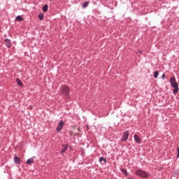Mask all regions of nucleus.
Here are the masks:
<instances>
[{"instance_id": "f257e3e1", "label": "nucleus", "mask_w": 179, "mask_h": 179, "mask_svg": "<svg viewBox=\"0 0 179 179\" xmlns=\"http://www.w3.org/2000/svg\"><path fill=\"white\" fill-rule=\"evenodd\" d=\"M136 176L141 177V178H148L150 174L149 172L143 171L142 169H138L135 172Z\"/></svg>"}, {"instance_id": "423d86ee", "label": "nucleus", "mask_w": 179, "mask_h": 179, "mask_svg": "<svg viewBox=\"0 0 179 179\" xmlns=\"http://www.w3.org/2000/svg\"><path fill=\"white\" fill-rule=\"evenodd\" d=\"M134 141L136 142V143H141L142 141L141 140V137L138 136V134L134 135Z\"/></svg>"}, {"instance_id": "7ed1b4c3", "label": "nucleus", "mask_w": 179, "mask_h": 179, "mask_svg": "<svg viewBox=\"0 0 179 179\" xmlns=\"http://www.w3.org/2000/svg\"><path fill=\"white\" fill-rule=\"evenodd\" d=\"M170 82L172 87H178V83H177V81H176V78L171 77Z\"/></svg>"}, {"instance_id": "0eeeda50", "label": "nucleus", "mask_w": 179, "mask_h": 179, "mask_svg": "<svg viewBox=\"0 0 179 179\" xmlns=\"http://www.w3.org/2000/svg\"><path fill=\"white\" fill-rule=\"evenodd\" d=\"M5 43H6V47H8V48H10L12 47V43H10V40L6 38V39H5Z\"/></svg>"}, {"instance_id": "f03ea898", "label": "nucleus", "mask_w": 179, "mask_h": 179, "mask_svg": "<svg viewBox=\"0 0 179 179\" xmlns=\"http://www.w3.org/2000/svg\"><path fill=\"white\" fill-rule=\"evenodd\" d=\"M60 93L66 97V99H69V87L66 85H63L60 90Z\"/></svg>"}, {"instance_id": "412c9836", "label": "nucleus", "mask_w": 179, "mask_h": 179, "mask_svg": "<svg viewBox=\"0 0 179 179\" xmlns=\"http://www.w3.org/2000/svg\"><path fill=\"white\" fill-rule=\"evenodd\" d=\"M164 78H166V75H165V74H163V75L162 76V79H164Z\"/></svg>"}, {"instance_id": "f3484780", "label": "nucleus", "mask_w": 179, "mask_h": 179, "mask_svg": "<svg viewBox=\"0 0 179 179\" xmlns=\"http://www.w3.org/2000/svg\"><path fill=\"white\" fill-rule=\"evenodd\" d=\"M87 6H89V1H85V2L83 4V8H87Z\"/></svg>"}, {"instance_id": "a211bd4d", "label": "nucleus", "mask_w": 179, "mask_h": 179, "mask_svg": "<svg viewBox=\"0 0 179 179\" xmlns=\"http://www.w3.org/2000/svg\"><path fill=\"white\" fill-rule=\"evenodd\" d=\"M173 93H174V94H177V93H178V87H174Z\"/></svg>"}, {"instance_id": "aec40b11", "label": "nucleus", "mask_w": 179, "mask_h": 179, "mask_svg": "<svg viewBox=\"0 0 179 179\" xmlns=\"http://www.w3.org/2000/svg\"><path fill=\"white\" fill-rule=\"evenodd\" d=\"M177 152H178L177 157H179V147L177 148Z\"/></svg>"}, {"instance_id": "6ab92c4d", "label": "nucleus", "mask_w": 179, "mask_h": 179, "mask_svg": "<svg viewBox=\"0 0 179 179\" xmlns=\"http://www.w3.org/2000/svg\"><path fill=\"white\" fill-rule=\"evenodd\" d=\"M159 76V71H155L154 78L156 79Z\"/></svg>"}, {"instance_id": "20e7f679", "label": "nucleus", "mask_w": 179, "mask_h": 179, "mask_svg": "<svg viewBox=\"0 0 179 179\" xmlns=\"http://www.w3.org/2000/svg\"><path fill=\"white\" fill-rule=\"evenodd\" d=\"M128 136H129V131H127L124 133V134L121 138V141L125 142V141H127L128 139Z\"/></svg>"}, {"instance_id": "2eb2a0df", "label": "nucleus", "mask_w": 179, "mask_h": 179, "mask_svg": "<svg viewBox=\"0 0 179 179\" xmlns=\"http://www.w3.org/2000/svg\"><path fill=\"white\" fill-rule=\"evenodd\" d=\"M38 19L40 20H43V19L44 18V15L43 13H39V15H38Z\"/></svg>"}, {"instance_id": "f8f14e48", "label": "nucleus", "mask_w": 179, "mask_h": 179, "mask_svg": "<svg viewBox=\"0 0 179 179\" xmlns=\"http://www.w3.org/2000/svg\"><path fill=\"white\" fill-rule=\"evenodd\" d=\"M99 162H100V163H103H103H107V159L106 158L101 157L99 158Z\"/></svg>"}, {"instance_id": "4be33fe9", "label": "nucleus", "mask_w": 179, "mask_h": 179, "mask_svg": "<svg viewBox=\"0 0 179 179\" xmlns=\"http://www.w3.org/2000/svg\"><path fill=\"white\" fill-rule=\"evenodd\" d=\"M128 179H135L134 177H129Z\"/></svg>"}, {"instance_id": "6e6552de", "label": "nucleus", "mask_w": 179, "mask_h": 179, "mask_svg": "<svg viewBox=\"0 0 179 179\" xmlns=\"http://www.w3.org/2000/svg\"><path fill=\"white\" fill-rule=\"evenodd\" d=\"M14 162H15V164H20V158H19L17 156H15Z\"/></svg>"}, {"instance_id": "ddd939ff", "label": "nucleus", "mask_w": 179, "mask_h": 179, "mask_svg": "<svg viewBox=\"0 0 179 179\" xmlns=\"http://www.w3.org/2000/svg\"><path fill=\"white\" fill-rule=\"evenodd\" d=\"M15 20H17V22H22V21H23V18L20 15L17 16Z\"/></svg>"}, {"instance_id": "9b49d317", "label": "nucleus", "mask_w": 179, "mask_h": 179, "mask_svg": "<svg viewBox=\"0 0 179 179\" xmlns=\"http://www.w3.org/2000/svg\"><path fill=\"white\" fill-rule=\"evenodd\" d=\"M16 82H17L18 86H21V87L23 86V83H22V80H20V79L17 78Z\"/></svg>"}, {"instance_id": "9d476101", "label": "nucleus", "mask_w": 179, "mask_h": 179, "mask_svg": "<svg viewBox=\"0 0 179 179\" xmlns=\"http://www.w3.org/2000/svg\"><path fill=\"white\" fill-rule=\"evenodd\" d=\"M68 150V145H66L64 148L61 150L60 153H65Z\"/></svg>"}, {"instance_id": "4468645a", "label": "nucleus", "mask_w": 179, "mask_h": 179, "mask_svg": "<svg viewBox=\"0 0 179 179\" xmlns=\"http://www.w3.org/2000/svg\"><path fill=\"white\" fill-rule=\"evenodd\" d=\"M121 171L123 174H124V176H128V171H127V170L122 169Z\"/></svg>"}, {"instance_id": "1a4fd4ad", "label": "nucleus", "mask_w": 179, "mask_h": 179, "mask_svg": "<svg viewBox=\"0 0 179 179\" xmlns=\"http://www.w3.org/2000/svg\"><path fill=\"white\" fill-rule=\"evenodd\" d=\"M33 163H34V158H30V159H27V164H31Z\"/></svg>"}, {"instance_id": "39448f33", "label": "nucleus", "mask_w": 179, "mask_h": 179, "mask_svg": "<svg viewBox=\"0 0 179 179\" xmlns=\"http://www.w3.org/2000/svg\"><path fill=\"white\" fill-rule=\"evenodd\" d=\"M64 124L65 123L64 122H62V121L59 122V124H58V126L57 127V131L58 132H59V131H61V129H62V128L64 127Z\"/></svg>"}, {"instance_id": "dca6fc26", "label": "nucleus", "mask_w": 179, "mask_h": 179, "mask_svg": "<svg viewBox=\"0 0 179 179\" xmlns=\"http://www.w3.org/2000/svg\"><path fill=\"white\" fill-rule=\"evenodd\" d=\"M47 10H48V5H45V6L43 7V12H47Z\"/></svg>"}]
</instances>
